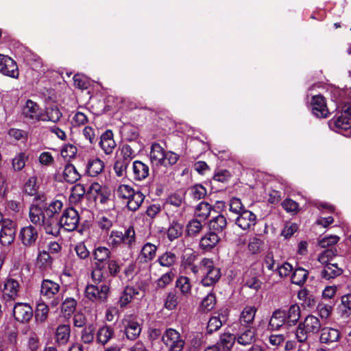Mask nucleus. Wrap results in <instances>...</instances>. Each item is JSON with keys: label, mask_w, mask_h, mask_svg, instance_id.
<instances>
[{"label": "nucleus", "mask_w": 351, "mask_h": 351, "mask_svg": "<svg viewBox=\"0 0 351 351\" xmlns=\"http://www.w3.org/2000/svg\"><path fill=\"white\" fill-rule=\"evenodd\" d=\"M136 240L135 230L133 226H130L124 230V232L120 230H112L108 236L107 243L112 249L115 250L121 245L131 249Z\"/></svg>", "instance_id": "obj_1"}, {"label": "nucleus", "mask_w": 351, "mask_h": 351, "mask_svg": "<svg viewBox=\"0 0 351 351\" xmlns=\"http://www.w3.org/2000/svg\"><path fill=\"white\" fill-rule=\"evenodd\" d=\"M149 156L153 166L165 167L175 165L180 157L173 152H166L158 143L152 144Z\"/></svg>", "instance_id": "obj_2"}, {"label": "nucleus", "mask_w": 351, "mask_h": 351, "mask_svg": "<svg viewBox=\"0 0 351 351\" xmlns=\"http://www.w3.org/2000/svg\"><path fill=\"white\" fill-rule=\"evenodd\" d=\"M201 284L204 287L215 285L221 276L220 269L215 265L210 258H204L201 260Z\"/></svg>", "instance_id": "obj_3"}, {"label": "nucleus", "mask_w": 351, "mask_h": 351, "mask_svg": "<svg viewBox=\"0 0 351 351\" xmlns=\"http://www.w3.org/2000/svg\"><path fill=\"white\" fill-rule=\"evenodd\" d=\"M321 328L319 319L314 315H308L303 323L299 324L295 332L298 341L305 342L308 338L319 332Z\"/></svg>", "instance_id": "obj_4"}, {"label": "nucleus", "mask_w": 351, "mask_h": 351, "mask_svg": "<svg viewBox=\"0 0 351 351\" xmlns=\"http://www.w3.org/2000/svg\"><path fill=\"white\" fill-rule=\"evenodd\" d=\"M334 125V129L337 132H339L343 135H347L343 132L350 133L351 129V105H346L341 112V114L336 119L330 121V125Z\"/></svg>", "instance_id": "obj_5"}, {"label": "nucleus", "mask_w": 351, "mask_h": 351, "mask_svg": "<svg viewBox=\"0 0 351 351\" xmlns=\"http://www.w3.org/2000/svg\"><path fill=\"white\" fill-rule=\"evenodd\" d=\"M110 283L88 285L85 289V297L93 302H104L108 296Z\"/></svg>", "instance_id": "obj_6"}, {"label": "nucleus", "mask_w": 351, "mask_h": 351, "mask_svg": "<svg viewBox=\"0 0 351 351\" xmlns=\"http://www.w3.org/2000/svg\"><path fill=\"white\" fill-rule=\"evenodd\" d=\"M163 343L168 348V351H181L184 345V341L180 333L173 328H168L162 337Z\"/></svg>", "instance_id": "obj_7"}, {"label": "nucleus", "mask_w": 351, "mask_h": 351, "mask_svg": "<svg viewBox=\"0 0 351 351\" xmlns=\"http://www.w3.org/2000/svg\"><path fill=\"white\" fill-rule=\"evenodd\" d=\"M59 219L61 227L66 231L71 232L77 228L80 222V215L73 208H68L64 210L62 217Z\"/></svg>", "instance_id": "obj_8"}, {"label": "nucleus", "mask_w": 351, "mask_h": 351, "mask_svg": "<svg viewBox=\"0 0 351 351\" xmlns=\"http://www.w3.org/2000/svg\"><path fill=\"white\" fill-rule=\"evenodd\" d=\"M60 291V285L51 280L45 279L40 286V295L46 299H52L51 306H56L60 303V300L56 297Z\"/></svg>", "instance_id": "obj_9"}, {"label": "nucleus", "mask_w": 351, "mask_h": 351, "mask_svg": "<svg viewBox=\"0 0 351 351\" xmlns=\"http://www.w3.org/2000/svg\"><path fill=\"white\" fill-rule=\"evenodd\" d=\"M22 116L32 122L38 121H45L47 119L44 117L42 110L38 105L31 99H27L22 108Z\"/></svg>", "instance_id": "obj_10"}, {"label": "nucleus", "mask_w": 351, "mask_h": 351, "mask_svg": "<svg viewBox=\"0 0 351 351\" xmlns=\"http://www.w3.org/2000/svg\"><path fill=\"white\" fill-rule=\"evenodd\" d=\"M122 323L126 338L129 340H136L142 330L140 324L130 315L125 317Z\"/></svg>", "instance_id": "obj_11"}, {"label": "nucleus", "mask_w": 351, "mask_h": 351, "mask_svg": "<svg viewBox=\"0 0 351 351\" xmlns=\"http://www.w3.org/2000/svg\"><path fill=\"white\" fill-rule=\"evenodd\" d=\"M12 311L14 319L21 323L29 322L33 316V309L27 303H16Z\"/></svg>", "instance_id": "obj_12"}, {"label": "nucleus", "mask_w": 351, "mask_h": 351, "mask_svg": "<svg viewBox=\"0 0 351 351\" xmlns=\"http://www.w3.org/2000/svg\"><path fill=\"white\" fill-rule=\"evenodd\" d=\"M256 220V215L246 209L237 215L235 223L243 230H251L255 226Z\"/></svg>", "instance_id": "obj_13"}, {"label": "nucleus", "mask_w": 351, "mask_h": 351, "mask_svg": "<svg viewBox=\"0 0 351 351\" xmlns=\"http://www.w3.org/2000/svg\"><path fill=\"white\" fill-rule=\"evenodd\" d=\"M95 267L104 269L107 262L110 259V250L104 246H98L92 253Z\"/></svg>", "instance_id": "obj_14"}, {"label": "nucleus", "mask_w": 351, "mask_h": 351, "mask_svg": "<svg viewBox=\"0 0 351 351\" xmlns=\"http://www.w3.org/2000/svg\"><path fill=\"white\" fill-rule=\"evenodd\" d=\"M0 73L15 79L18 78L19 70L15 61L8 56L0 54Z\"/></svg>", "instance_id": "obj_15"}, {"label": "nucleus", "mask_w": 351, "mask_h": 351, "mask_svg": "<svg viewBox=\"0 0 351 351\" xmlns=\"http://www.w3.org/2000/svg\"><path fill=\"white\" fill-rule=\"evenodd\" d=\"M312 113L318 118H326L329 110L326 106L324 97L321 95H314L311 101Z\"/></svg>", "instance_id": "obj_16"}, {"label": "nucleus", "mask_w": 351, "mask_h": 351, "mask_svg": "<svg viewBox=\"0 0 351 351\" xmlns=\"http://www.w3.org/2000/svg\"><path fill=\"white\" fill-rule=\"evenodd\" d=\"M158 247L149 242L145 243L138 256L137 260L142 263H148L152 261L156 255Z\"/></svg>", "instance_id": "obj_17"}, {"label": "nucleus", "mask_w": 351, "mask_h": 351, "mask_svg": "<svg viewBox=\"0 0 351 351\" xmlns=\"http://www.w3.org/2000/svg\"><path fill=\"white\" fill-rule=\"evenodd\" d=\"M99 146L106 155H110L113 152L117 144L111 130H106L101 135Z\"/></svg>", "instance_id": "obj_18"}, {"label": "nucleus", "mask_w": 351, "mask_h": 351, "mask_svg": "<svg viewBox=\"0 0 351 351\" xmlns=\"http://www.w3.org/2000/svg\"><path fill=\"white\" fill-rule=\"evenodd\" d=\"M256 330L248 327L240 331L235 335L237 342L243 346L252 344L256 341Z\"/></svg>", "instance_id": "obj_19"}, {"label": "nucleus", "mask_w": 351, "mask_h": 351, "mask_svg": "<svg viewBox=\"0 0 351 351\" xmlns=\"http://www.w3.org/2000/svg\"><path fill=\"white\" fill-rule=\"evenodd\" d=\"M41 225L43 226L46 234L58 237L62 228L58 217H45Z\"/></svg>", "instance_id": "obj_20"}, {"label": "nucleus", "mask_w": 351, "mask_h": 351, "mask_svg": "<svg viewBox=\"0 0 351 351\" xmlns=\"http://www.w3.org/2000/svg\"><path fill=\"white\" fill-rule=\"evenodd\" d=\"M341 337L338 329L331 327H324L321 330L320 341L322 343L330 344L337 342Z\"/></svg>", "instance_id": "obj_21"}, {"label": "nucleus", "mask_w": 351, "mask_h": 351, "mask_svg": "<svg viewBox=\"0 0 351 351\" xmlns=\"http://www.w3.org/2000/svg\"><path fill=\"white\" fill-rule=\"evenodd\" d=\"M20 237L25 245L30 246L36 242L38 238V232L32 226H28L21 230Z\"/></svg>", "instance_id": "obj_22"}, {"label": "nucleus", "mask_w": 351, "mask_h": 351, "mask_svg": "<svg viewBox=\"0 0 351 351\" xmlns=\"http://www.w3.org/2000/svg\"><path fill=\"white\" fill-rule=\"evenodd\" d=\"M220 237L217 233L209 232L199 241V247L204 251L208 252L215 247L219 242Z\"/></svg>", "instance_id": "obj_23"}, {"label": "nucleus", "mask_w": 351, "mask_h": 351, "mask_svg": "<svg viewBox=\"0 0 351 351\" xmlns=\"http://www.w3.org/2000/svg\"><path fill=\"white\" fill-rule=\"evenodd\" d=\"M287 322L286 311L282 310L275 311L269 322L268 328L271 330H278Z\"/></svg>", "instance_id": "obj_24"}, {"label": "nucleus", "mask_w": 351, "mask_h": 351, "mask_svg": "<svg viewBox=\"0 0 351 351\" xmlns=\"http://www.w3.org/2000/svg\"><path fill=\"white\" fill-rule=\"evenodd\" d=\"M133 177L135 180H145L149 174V167L145 163L135 160L132 164Z\"/></svg>", "instance_id": "obj_25"}, {"label": "nucleus", "mask_w": 351, "mask_h": 351, "mask_svg": "<svg viewBox=\"0 0 351 351\" xmlns=\"http://www.w3.org/2000/svg\"><path fill=\"white\" fill-rule=\"evenodd\" d=\"M139 289L135 288L132 286H127L121 293L119 304L120 307H125L131 301L135 298L136 295H139Z\"/></svg>", "instance_id": "obj_26"}, {"label": "nucleus", "mask_w": 351, "mask_h": 351, "mask_svg": "<svg viewBox=\"0 0 351 351\" xmlns=\"http://www.w3.org/2000/svg\"><path fill=\"white\" fill-rule=\"evenodd\" d=\"M324 268L321 271V276L325 280L334 279L340 276L343 270L337 266V263L322 264Z\"/></svg>", "instance_id": "obj_27"}, {"label": "nucleus", "mask_w": 351, "mask_h": 351, "mask_svg": "<svg viewBox=\"0 0 351 351\" xmlns=\"http://www.w3.org/2000/svg\"><path fill=\"white\" fill-rule=\"evenodd\" d=\"M71 336V328L69 325L62 324L58 326L55 335L56 342L60 345H65Z\"/></svg>", "instance_id": "obj_28"}, {"label": "nucleus", "mask_w": 351, "mask_h": 351, "mask_svg": "<svg viewBox=\"0 0 351 351\" xmlns=\"http://www.w3.org/2000/svg\"><path fill=\"white\" fill-rule=\"evenodd\" d=\"M236 341V337L231 333H223L220 335L219 340L217 343L219 351H228L230 350Z\"/></svg>", "instance_id": "obj_29"}, {"label": "nucleus", "mask_w": 351, "mask_h": 351, "mask_svg": "<svg viewBox=\"0 0 351 351\" xmlns=\"http://www.w3.org/2000/svg\"><path fill=\"white\" fill-rule=\"evenodd\" d=\"M20 285L17 280L8 278L4 284V295L11 300H15L18 296Z\"/></svg>", "instance_id": "obj_30"}, {"label": "nucleus", "mask_w": 351, "mask_h": 351, "mask_svg": "<svg viewBox=\"0 0 351 351\" xmlns=\"http://www.w3.org/2000/svg\"><path fill=\"white\" fill-rule=\"evenodd\" d=\"M178 257L171 251H166L158 257L157 262L162 267H172L178 263Z\"/></svg>", "instance_id": "obj_31"}, {"label": "nucleus", "mask_w": 351, "mask_h": 351, "mask_svg": "<svg viewBox=\"0 0 351 351\" xmlns=\"http://www.w3.org/2000/svg\"><path fill=\"white\" fill-rule=\"evenodd\" d=\"M114 328L108 325H104L99 328L97 332V341L102 345L106 344L114 336Z\"/></svg>", "instance_id": "obj_32"}, {"label": "nucleus", "mask_w": 351, "mask_h": 351, "mask_svg": "<svg viewBox=\"0 0 351 351\" xmlns=\"http://www.w3.org/2000/svg\"><path fill=\"white\" fill-rule=\"evenodd\" d=\"M29 218L34 224L41 226L45 218V214L41 207L38 205H32L29 207Z\"/></svg>", "instance_id": "obj_33"}, {"label": "nucleus", "mask_w": 351, "mask_h": 351, "mask_svg": "<svg viewBox=\"0 0 351 351\" xmlns=\"http://www.w3.org/2000/svg\"><path fill=\"white\" fill-rule=\"evenodd\" d=\"M49 307L47 304L43 301H39L36 307L35 310V321L38 324L44 323L48 317Z\"/></svg>", "instance_id": "obj_34"}, {"label": "nucleus", "mask_w": 351, "mask_h": 351, "mask_svg": "<svg viewBox=\"0 0 351 351\" xmlns=\"http://www.w3.org/2000/svg\"><path fill=\"white\" fill-rule=\"evenodd\" d=\"M104 168V162L97 158L90 159L86 167V171L90 176H96L102 172Z\"/></svg>", "instance_id": "obj_35"}, {"label": "nucleus", "mask_w": 351, "mask_h": 351, "mask_svg": "<svg viewBox=\"0 0 351 351\" xmlns=\"http://www.w3.org/2000/svg\"><path fill=\"white\" fill-rule=\"evenodd\" d=\"M62 175L64 180L69 183H74L80 178V174L74 165L71 163H68L64 166Z\"/></svg>", "instance_id": "obj_36"}, {"label": "nucleus", "mask_w": 351, "mask_h": 351, "mask_svg": "<svg viewBox=\"0 0 351 351\" xmlns=\"http://www.w3.org/2000/svg\"><path fill=\"white\" fill-rule=\"evenodd\" d=\"M227 226V219L225 216L218 215L209 222V228L213 232H221Z\"/></svg>", "instance_id": "obj_37"}, {"label": "nucleus", "mask_w": 351, "mask_h": 351, "mask_svg": "<svg viewBox=\"0 0 351 351\" xmlns=\"http://www.w3.org/2000/svg\"><path fill=\"white\" fill-rule=\"evenodd\" d=\"M144 199L145 195L143 193L139 191H134V194H132L131 197L128 199V208L132 211L138 210L143 202Z\"/></svg>", "instance_id": "obj_38"}, {"label": "nucleus", "mask_w": 351, "mask_h": 351, "mask_svg": "<svg viewBox=\"0 0 351 351\" xmlns=\"http://www.w3.org/2000/svg\"><path fill=\"white\" fill-rule=\"evenodd\" d=\"M15 230L12 227L3 226L0 232V242L3 245L11 244L14 239Z\"/></svg>", "instance_id": "obj_39"}, {"label": "nucleus", "mask_w": 351, "mask_h": 351, "mask_svg": "<svg viewBox=\"0 0 351 351\" xmlns=\"http://www.w3.org/2000/svg\"><path fill=\"white\" fill-rule=\"evenodd\" d=\"M62 207L63 203L60 200L55 199L51 201L45 210V217H58Z\"/></svg>", "instance_id": "obj_40"}, {"label": "nucleus", "mask_w": 351, "mask_h": 351, "mask_svg": "<svg viewBox=\"0 0 351 351\" xmlns=\"http://www.w3.org/2000/svg\"><path fill=\"white\" fill-rule=\"evenodd\" d=\"M176 287L183 295H189L191 293V284L190 279L184 276H181L176 280Z\"/></svg>", "instance_id": "obj_41"}, {"label": "nucleus", "mask_w": 351, "mask_h": 351, "mask_svg": "<svg viewBox=\"0 0 351 351\" xmlns=\"http://www.w3.org/2000/svg\"><path fill=\"white\" fill-rule=\"evenodd\" d=\"M182 231L183 226L177 221H173L167 230V238L172 241L180 237L182 234Z\"/></svg>", "instance_id": "obj_42"}, {"label": "nucleus", "mask_w": 351, "mask_h": 351, "mask_svg": "<svg viewBox=\"0 0 351 351\" xmlns=\"http://www.w3.org/2000/svg\"><path fill=\"white\" fill-rule=\"evenodd\" d=\"M341 315L348 317L351 314V293L345 294L341 298V303L339 305Z\"/></svg>", "instance_id": "obj_43"}, {"label": "nucleus", "mask_w": 351, "mask_h": 351, "mask_svg": "<svg viewBox=\"0 0 351 351\" xmlns=\"http://www.w3.org/2000/svg\"><path fill=\"white\" fill-rule=\"evenodd\" d=\"M308 272L303 268H297L294 270L291 277V281L293 284L298 285H303L308 276Z\"/></svg>", "instance_id": "obj_44"}, {"label": "nucleus", "mask_w": 351, "mask_h": 351, "mask_svg": "<svg viewBox=\"0 0 351 351\" xmlns=\"http://www.w3.org/2000/svg\"><path fill=\"white\" fill-rule=\"evenodd\" d=\"M256 308L253 306H245L240 315V321L245 324H251L253 322L255 315L256 313Z\"/></svg>", "instance_id": "obj_45"}, {"label": "nucleus", "mask_w": 351, "mask_h": 351, "mask_svg": "<svg viewBox=\"0 0 351 351\" xmlns=\"http://www.w3.org/2000/svg\"><path fill=\"white\" fill-rule=\"evenodd\" d=\"M212 207L206 202H201L195 208V215L202 220L206 219L210 214Z\"/></svg>", "instance_id": "obj_46"}, {"label": "nucleus", "mask_w": 351, "mask_h": 351, "mask_svg": "<svg viewBox=\"0 0 351 351\" xmlns=\"http://www.w3.org/2000/svg\"><path fill=\"white\" fill-rule=\"evenodd\" d=\"M52 262V258L46 250H43L38 253L36 258V264L39 267L47 269L51 265Z\"/></svg>", "instance_id": "obj_47"}, {"label": "nucleus", "mask_w": 351, "mask_h": 351, "mask_svg": "<svg viewBox=\"0 0 351 351\" xmlns=\"http://www.w3.org/2000/svg\"><path fill=\"white\" fill-rule=\"evenodd\" d=\"M300 317V309L298 305H292L286 311V320L289 325L295 324Z\"/></svg>", "instance_id": "obj_48"}, {"label": "nucleus", "mask_w": 351, "mask_h": 351, "mask_svg": "<svg viewBox=\"0 0 351 351\" xmlns=\"http://www.w3.org/2000/svg\"><path fill=\"white\" fill-rule=\"evenodd\" d=\"M28 156L25 152L17 154L12 159V165L14 171H21L25 166Z\"/></svg>", "instance_id": "obj_49"}, {"label": "nucleus", "mask_w": 351, "mask_h": 351, "mask_svg": "<svg viewBox=\"0 0 351 351\" xmlns=\"http://www.w3.org/2000/svg\"><path fill=\"white\" fill-rule=\"evenodd\" d=\"M337 255V250L335 247H330L325 250L317 257V261L321 264H329L330 261Z\"/></svg>", "instance_id": "obj_50"}, {"label": "nucleus", "mask_w": 351, "mask_h": 351, "mask_svg": "<svg viewBox=\"0 0 351 351\" xmlns=\"http://www.w3.org/2000/svg\"><path fill=\"white\" fill-rule=\"evenodd\" d=\"M77 306V301L72 298H67L64 300L62 304V311L64 313L65 316H69L75 310Z\"/></svg>", "instance_id": "obj_51"}, {"label": "nucleus", "mask_w": 351, "mask_h": 351, "mask_svg": "<svg viewBox=\"0 0 351 351\" xmlns=\"http://www.w3.org/2000/svg\"><path fill=\"white\" fill-rule=\"evenodd\" d=\"M95 328L93 325H89L82 330L81 340L86 344L91 343L94 340Z\"/></svg>", "instance_id": "obj_52"}, {"label": "nucleus", "mask_w": 351, "mask_h": 351, "mask_svg": "<svg viewBox=\"0 0 351 351\" xmlns=\"http://www.w3.org/2000/svg\"><path fill=\"white\" fill-rule=\"evenodd\" d=\"M179 297L176 292H169L165 299V307L168 310H173L179 303Z\"/></svg>", "instance_id": "obj_53"}, {"label": "nucleus", "mask_w": 351, "mask_h": 351, "mask_svg": "<svg viewBox=\"0 0 351 351\" xmlns=\"http://www.w3.org/2000/svg\"><path fill=\"white\" fill-rule=\"evenodd\" d=\"M202 227L201 221L196 219H192L186 226L187 233L190 236H195L200 232Z\"/></svg>", "instance_id": "obj_54"}, {"label": "nucleus", "mask_w": 351, "mask_h": 351, "mask_svg": "<svg viewBox=\"0 0 351 351\" xmlns=\"http://www.w3.org/2000/svg\"><path fill=\"white\" fill-rule=\"evenodd\" d=\"M114 220L112 217L109 216L101 215L98 217L97 225L98 227L103 231L108 232L113 225Z\"/></svg>", "instance_id": "obj_55"}, {"label": "nucleus", "mask_w": 351, "mask_h": 351, "mask_svg": "<svg viewBox=\"0 0 351 351\" xmlns=\"http://www.w3.org/2000/svg\"><path fill=\"white\" fill-rule=\"evenodd\" d=\"M229 210L236 215L240 214L243 210H246L242 204L241 199L238 197H232L230 200Z\"/></svg>", "instance_id": "obj_56"}, {"label": "nucleus", "mask_w": 351, "mask_h": 351, "mask_svg": "<svg viewBox=\"0 0 351 351\" xmlns=\"http://www.w3.org/2000/svg\"><path fill=\"white\" fill-rule=\"evenodd\" d=\"M191 197L195 199L204 198L207 193V191L202 184H195L190 189Z\"/></svg>", "instance_id": "obj_57"}, {"label": "nucleus", "mask_w": 351, "mask_h": 351, "mask_svg": "<svg viewBox=\"0 0 351 351\" xmlns=\"http://www.w3.org/2000/svg\"><path fill=\"white\" fill-rule=\"evenodd\" d=\"M134 190L128 184H121L117 190V196L119 198L127 200L131 197V195L132 194H134Z\"/></svg>", "instance_id": "obj_58"}, {"label": "nucleus", "mask_w": 351, "mask_h": 351, "mask_svg": "<svg viewBox=\"0 0 351 351\" xmlns=\"http://www.w3.org/2000/svg\"><path fill=\"white\" fill-rule=\"evenodd\" d=\"M77 151V149L75 145L66 144L62 147L60 154L64 158L70 160L76 156Z\"/></svg>", "instance_id": "obj_59"}, {"label": "nucleus", "mask_w": 351, "mask_h": 351, "mask_svg": "<svg viewBox=\"0 0 351 351\" xmlns=\"http://www.w3.org/2000/svg\"><path fill=\"white\" fill-rule=\"evenodd\" d=\"M121 154L122 158L120 160L130 164V161L135 156V152L133 149L128 145H124L121 149Z\"/></svg>", "instance_id": "obj_60"}, {"label": "nucleus", "mask_w": 351, "mask_h": 351, "mask_svg": "<svg viewBox=\"0 0 351 351\" xmlns=\"http://www.w3.org/2000/svg\"><path fill=\"white\" fill-rule=\"evenodd\" d=\"M215 305V296L213 293L208 294L202 301L201 308L204 311H211Z\"/></svg>", "instance_id": "obj_61"}, {"label": "nucleus", "mask_w": 351, "mask_h": 351, "mask_svg": "<svg viewBox=\"0 0 351 351\" xmlns=\"http://www.w3.org/2000/svg\"><path fill=\"white\" fill-rule=\"evenodd\" d=\"M83 135L86 139L88 140L90 144H93L97 141L98 130L95 128L86 126L83 130Z\"/></svg>", "instance_id": "obj_62"}, {"label": "nucleus", "mask_w": 351, "mask_h": 351, "mask_svg": "<svg viewBox=\"0 0 351 351\" xmlns=\"http://www.w3.org/2000/svg\"><path fill=\"white\" fill-rule=\"evenodd\" d=\"M103 269H104L95 267V269L91 273V277L93 282V285L99 286V285H102L104 283H110L108 281L106 280L102 271Z\"/></svg>", "instance_id": "obj_63"}, {"label": "nucleus", "mask_w": 351, "mask_h": 351, "mask_svg": "<svg viewBox=\"0 0 351 351\" xmlns=\"http://www.w3.org/2000/svg\"><path fill=\"white\" fill-rule=\"evenodd\" d=\"M223 324L219 317L214 316L210 318L207 325V332L210 334L219 330Z\"/></svg>", "instance_id": "obj_64"}]
</instances>
